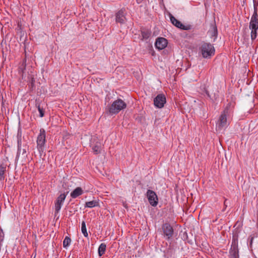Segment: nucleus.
I'll return each mask as SVG.
<instances>
[{"label": "nucleus", "mask_w": 258, "mask_h": 258, "mask_svg": "<svg viewBox=\"0 0 258 258\" xmlns=\"http://www.w3.org/2000/svg\"><path fill=\"white\" fill-rule=\"evenodd\" d=\"M234 105L229 103L221 113L216 122V128L219 131L225 130L229 125L233 111Z\"/></svg>", "instance_id": "nucleus-1"}, {"label": "nucleus", "mask_w": 258, "mask_h": 258, "mask_svg": "<svg viewBox=\"0 0 258 258\" xmlns=\"http://www.w3.org/2000/svg\"><path fill=\"white\" fill-rule=\"evenodd\" d=\"M249 28L251 30V39L252 40H254L257 37V31L258 30V14L256 7H254V12L249 22Z\"/></svg>", "instance_id": "nucleus-2"}, {"label": "nucleus", "mask_w": 258, "mask_h": 258, "mask_svg": "<svg viewBox=\"0 0 258 258\" xmlns=\"http://www.w3.org/2000/svg\"><path fill=\"white\" fill-rule=\"evenodd\" d=\"M37 149L39 152V156L41 157L45 154L46 149V133L43 128H41L37 136Z\"/></svg>", "instance_id": "nucleus-3"}, {"label": "nucleus", "mask_w": 258, "mask_h": 258, "mask_svg": "<svg viewBox=\"0 0 258 258\" xmlns=\"http://www.w3.org/2000/svg\"><path fill=\"white\" fill-rule=\"evenodd\" d=\"M202 56L205 58H210L215 54V50L213 44L203 42L200 48Z\"/></svg>", "instance_id": "nucleus-4"}, {"label": "nucleus", "mask_w": 258, "mask_h": 258, "mask_svg": "<svg viewBox=\"0 0 258 258\" xmlns=\"http://www.w3.org/2000/svg\"><path fill=\"white\" fill-rule=\"evenodd\" d=\"M126 107V103L121 99H118L112 103L109 107V112L111 114H117Z\"/></svg>", "instance_id": "nucleus-5"}, {"label": "nucleus", "mask_w": 258, "mask_h": 258, "mask_svg": "<svg viewBox=\"0 0 258 258\" xmlns=\"http://www.w3.org/2000/svg\"><path fill=\"white\" fill-rule=\"evenodd\" d=\"M147 197L150 204L155 207L158 204V199L155 192L151 190H148L147 191Z\"/></svg>", "instance_id": "nucleus-6"}, {"label": "nucleus", "mask_w": 258, "mask_h": 258, "mask_svg": "<svg viewBox=\"0 0 258 258\" xmlns=\"http://www.w3.org/2000/svg\"><path fill=\"white\" fill-rule=\"evenodd\" d=\"M166 97L162 94H158L154 99L155 106L158 108H162L166 103Z\"/></svg>", "instance_id": "nucleus-7"}, {"label": "nucleus", "mask_w": 258, "mask_h": 258, "mask_svg": "<svg viewBox=\"0 0 258 258\" xmlns=\"http://www.w3.org/2000/svg\"><path fill=\"white\" fill-rule=\"evenodd\" d=\"M162 230L166 239L169 240L173 236V229L168 223H165L162 226Z\"/></svg>", "instance_id": "nucleus-8"}, {"label": "nucleus", "mask_w": 258, "mask_h": 258, "mask_svg": "<svg viewBox=\"0 0 258 258\" xmlns=\"http://www.w3.org/2000/svg\"><path fill=\"white\" fill-rule=\"evenodd\" d=\"M126 13L124 10H120L115 15V21L121 24L125 23L126 21L125 17Z\"/></svg>", "instance_id": "nucleus-9"}, {"label": "nucleus", "mask_w": 258, "mask_h": 258, "mask_svg": "<svg viewBox=\"0 0 258 258\" xmlns=\"http://www.w3.org/2000/svg\"><path fill=\"white\" fill-rule=\"evenodd\" d=\"M239 251L238 244L235 240L232 241L231 248L229 250L230 255L231 258H239Z\"/></svg>", "instance_id": "nucleus-10"}, {"label": "nucleus", "mask_w": 258, "mask_h": 258, "mask_svg": "<svg viewBox=\"0 0 258 258\" xmlns=\"http://www.w3.org/2000/svg\"><path fill=\"white\" fill-rule=\"evenodd\" d=\"M168 42L166 39L163 37L158 38L155 42V46L159 50L164 49L167 45Z\"/></svg>", "instance_id": "nucleus-11"}, {"label": "nucleus", "mask_w": 258, "mask_h": 258, "mask_svg": "<svg viewBox=\"0 0 258 258\" xmlns=\"http://www.w3.org/2000/svg\"><path fill=\"white\" fill-rule=\"evenodd\" d=\"M21 143L19 141L18 142V151L16 157V160H18L20 158L22 159H25L27 156V148L22 149L21 147Z\"/></svg>", "instance_id": "nucleus-12"}, {"label": "nucleus", "mask_w": 258, "mask_h": 258, "mask_svg": "<svg viewBox=\"0 0 258 258\" xmlns=\"http://www.w3.org/2000/svg\"><path fill=\"white\" fill-rule=\"evenodd\" d=\"M170 21L173 25L175 26L176 27L180 28L181 30H187L189 29L188 26H186L182 24L180 21L177 20L173 16L170 15Z\"/></svg>", "instance_id": "nucleus-13"}, {"label": "nucleus", "mask_w": 258, "mask_h": 258, "mask_svg": "<svg viewBox=\"0 0 258 258\" xmlns=\"http://www.w3.org/2000/svg\"><path fill=\"white\" fill-rule=\"evenodd\" d=\"M83 193V192L82 188L78 187L71 193V197L73 199H75L79 196L82 195Z\"/></svg>", "instance_id": "nucleus-14"}, {"label": "nucleus", "mask_w": 258, "mask_h": 258, "mask_svg": "<svg viewBox=\"0 0 258 258\" xmlns=\"http://www.w3.org/2000/svg\"><path fill=\"white\" fill-rule=\"evenodd\" d=\"M99 206V202L98 201L94 200L90 202H87L85 203V207L92 208Z\"/></svg>", "instance_id": "nucleus-15"}, {"label": "nucleus", "mask_w": 258, "mask_h": 258, "mask_svg": "<svg viewBox=\"0 0 258 258\" xmlns=\"http://www.w3.org/2000/svg\"><path fill=\"white\" fill-rule=\"evenodd\" d=\"M151 36V32L148 30H143L141 32V39L142 40L148 39Z\"/></svg>", "instance_id": "nucleus-16"}, {"label": "nucleus", "mask_w": 258, "mask_h": 258, "mask_svg": "<svg viewBox=\"0 0 258 258\" xmlns=\"http://www.w3.org/2000/svg\"><path fill=\"white\" fill-rule=\"evenodd\" d=\"M106 245L105 243H101L98 247V254L100 256H101L106 250Z\"/></svg>", "instance_id": "nucleus-17"}, {"label": "nucleus", "mask_w": 258, "mask_h": 258, "mask_svg": "<svg viewBox=\"0 0 258 258\" xmlns=\"http://www.w3.org/2000/svg\"><path fill=\"white\" fill-rule=\"evenodd\" d=\"M66 198V193L60 194L56 199V202L60 204L63 205Z\"/></svg>", "instance_id": "nucleus-18"}, {"label": "nucleus", "mask_w": 258, "mask_h": 258, "mask_svg": "<svg viewBox=\"0 0 258 258\" xmlns=\"http://www.w3.org/2000/svg\"><path fill=\"white\" fill-rule=\"evenodd\" d=\"M81 231L83 234V235L87 237L88 236V234L87 231L86 223L85 221H83L81 224Z\"/></svg>", "instance_id": "nucleus-19"}, {"label": "nucleus", "mask_w": 258, "mask_h": 258, "mask_svg": "<svg viewBox=\"0 0 258 258\" xmlns=\"http://www.w3.org/2000/svg\"><path fill=\"white\" fill-rule=\"evenodd\" d=\"M71 242V239L68 237L66 236L63 241V246L65 248H67L70 245Z\"/></svg>", "instance_id": "nucleus-20"}, {"label": "nucleus", "mask_w": 258, "mask_h": 258, "mask_svg": "<svg viewBox=\"0 0 258 258\" xmlns=\"http://www.w3.org/2000/svg\"><path fill=\"white\" fill-rule=\"evenodd\" d=\"M92 150L95 154H97L100 152L101 144L97 143L96 145L92 147Z\"/></svg>", "instance_id": "nucleus-21"}, {"label": "nucleus", "mask_w": 258, "mask_h": 258, "mask_svg": "<svg viewBox=\"0 0 258 258\" xmlns=\"http://www.w3.org/2000/svg\"><path fill=\"white\" fill-rule=\"evenodd\" d=\"M62 205L57 203V202H55V215L56 214H58L60 211L61 206Z\"/></svg>", "instance_id": "nucleus-22"}, {"label": "nucleus", "mask_w": 258, "mask_h": 258, "mask_svg": "<svg viewBox=\"0 0 258 258\" xmlns=\"http://www.w3.org/2000/svg\"><path fill=\"white\" fill-rule=\"evenodd\" d=\"M38 110L39 112V115L41 117H42L44 116V112L43 110V109L40 107V105L38 106Z\"/></svg>", "instance_id": "nucleus-23"}, {"label": "nucleus", "mask_w": 258, "mask_h": 258, "mask_svg": "<svg viewBox=\"0 0 258 258\" xmlns=\"http://www.w3.org/2000/svg\"><path fill=\"white\" fill-rule=\"evenodd\" d=\"M4 171H5V170H4V167L0 166V179H2L3 178Z\"/></svg>", "instance_id": "nucleus-24"}, {"label": "nucleus", "mask_w": 258, "mask_h": 258, "mask_svg": "<svg viewBox=\"0 0 258 258\" xmlns=\"http://www.w3.org/2000/svg\"><path fill=\"white\" fill-rule=\"evenodd\" d=\"M206 94L208 95V96H210L209 93L207 92H206Z\"/></svg>", "instance_id": "nucleus-25"}]
</instances>
